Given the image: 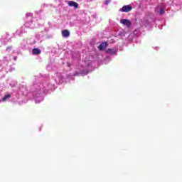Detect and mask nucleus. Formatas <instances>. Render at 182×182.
I'll list each match as a JSON object with an SVG mask.
<instances>
[{
	"label": "nucleus",
	"instance_id": "11",
	"mask_svg": "<svg viewBox=\"0 0 182 182\" xmlns=\"http://www.w3.org/2000/svg\"><path fill=\"white\" fill-rule=\"evenodd\" d=\"M33 55H41V50L38 48H34L32 50Z\"/></svg>",
	"mask_w": 182,
	"mask_h": 182
},
{
	"label": "nucleus",
	"instance_id": "6",
	"mask_svg": "<svg viewBox=\"0 0 182 182\" xmlns=\"http://www.w3.org/2000/svg\"><path fill=\"white\" fill-rule=\"evenodd\" d=\"M69 6H74L77 9V8H79V4L73 1H68Z\"/></svg>",
	"mask_w": 182,
	"mask_h": 182
},
{
	"label": "nucleus",
	"instance_id": "3",
	"mask_svg": "<svg viewBox=\"0 0 182 182\" xmlns=\"http://www.w3.org/2000/svg\"><path fill=\"white\" fill-rule=\"evenodd\" d=\"M156 14L159 15H163L164 14V6L159 5L155 9Z\"/></svg>",
	"mask_w": 182,
	"mask_h": 182
},
{
	"label": "nucleus",
	"instance_id": "4",
	"mask_svg": "<svg viewBox=\"0 0 182 182\" xmlns=\"http://www.w3.org/2000/svg\"><path fill=\"white\" fill-rule=\"evenodd\" d=\"M120 23H122V25L126 26L127 28H130V26H132V22L127 19H121Z\"/></svg>",
	"mask_w": 182,
	"mask_h": 182
},
{
	"label": "nucleus",
	"instance_id": "10",
	"mask_svg": "<svg viewBox=\"0 0 182 182\" xmlns=\"http://www.w3.org/2000/svg\"><path fill=\"white\" fill-rule=\"evenodd\" d=\"M11 97L10 94H6L4 97L1 99V102H6V100H9Z\"/></svg>",
	"mask_w": 182,
	"mask_h": 182
},
{
	"label": "nucleus",
	"instance_id": "1",
	"mask_svg": "<svg viewBox=\"0 0 182 182\" xmlns=\"http://www.w3.org/2000/svg\"><path fill=\"white\" fill-rule=\"evenodd\" d=\"M36 88V91L33 92L36 95L34 97L35 103H41L43 100V93H46V89H48V84L41 83L38 85H34Z\"/></svg>",
	"mask_w": 182,
	"mask_h": 182
},
{
	"label": "nucleus",
	"instance_id": "5",
	"mask_svg": "<svg viewBox=\"0 0 182 182\" xmlns=\"http://www.w3.org/2000/svg\"><path fill=\"white\" fill-rule=\"evenodd\" d=\"M132 9H133V7H132V6L126 5L119 9V12H130Z\"/></svg>",
	"mask_w": 182,
	"mask_h": 182
},
{
	"label": "nucleus",
	"instance_id": "9",
	"mask_svg": "<svg viewBox=\"0 0 182 182\" xmlns=\"http://www.w3.org/2000/svg\"><path fill=\"white\" fill-rule=\"evenodd\" d=\"M107 53H109V55H114V53H116V49L109 48L107 50Z\"/></svg>",
	"mask_w": 182,
	"mask_h": 182
},
{
	"label": "nucleus",
	"instance_id": "12",
	"mask_svg": "<svg viewBox=\"0 0 182 182\" xmlns=\"http://www.w3.org/2000/svg\"><path fill=\"white\" fill-rule=\"evenodd\" d=\"M119 36H126V31H124V30H121L120 31H119L118 33Z\"/></svg>",
	"mask_w": 182,
	"mask_h": 182
},
{
	"label": "nucleus",
	"instance_id": "17",
	"mask_svg": "<svg viewBox=\"0 0 182 182\" xmlns=\"http://www.w3.org/2000/svg\"><path fill=\"white\" fill-rule=\"evenodd\" d=\"M14 60H16V57H14Z\"/></svg>",
	"mask_w": 182,
	"mask_h": 182
},
{
	"label": "nucleus",
	"instance_id": "16",
	"mask_svg": "<svg viewBox=\"0 0 182 182\" xmlns=\"http://www.w3.org/2000/svg\"><path fill=\"white\" fill-rule=\"evenodd\" d=\"M11 48H12V47H8V48H6V51L9 52V50H11Z\"/></svg>",
	"mask_w": 182,
	"mask_h": 182
},
{
	"label": "nucleus",
	"instance_id": "13",
	"mask_svg": "<svg viewBox=\"0 0 182 182\" xmlns=\"http://www.w3.org/2000/svg\"><path fill=\"white\" fill-rule=\"evenodd\" d=\"M26 16L27 18V20L32 19L33 14H32L31 13H28L26 14Z\"/></svg>",
	"mask_w": 182,
	"mask_h": 182
},
{
	"label": "nucleus",
	"instance_id": "15",
	"mask_svg": "<svg viewBox=\"0 0 182 182\" xmlns=\"http://www.w3.org/2000/svg\"><path fill=\"white\" fill-rule=\"evenodd\" d=\"M109 2H110V0H106V1H105V5H108Z\"/></svg>",
	"mask_w": 182,
	"mask_h": 182
},
{
	"label": "nucleus",
	"instance_id": "8",
	"mask_svg": "<svg viewBox=\"0 0 182 182\" xmlns=\"http://www.w3.org/2000/svg\"><path fill=\"white\" fill-rule=\"evenodd\" d=\"M62 35L63 38H69V36H70V32H69L68 30H63L62 31Z\"/></svg>",
	"mask_w": 182,
	"mask_h": 182
},
{
	"label": "nucleus",
	"instance_id": "7",
	"mask_svg": "<svg viewBox=\"0 0 182 182\" xmlns=\"http://www.w3.org/2000/svg\"><path fill=\"white\" fill-rule=\"evenodd\" d=\"M106 48H107V42H104V43H102L98 48L100 49V50H104V49H106Z\"/></svg>",
	"mask_w": 182,
	"mask_h": 182
},
{
	"label": "nucleus",
	"instance_id": "2",
	"mask_svg": "<svg viewBox=\"0 0 182 182\" xmlns=\"http://www.w3.org/2000/svg\"><path fill=\"white\" fill-rule=\"evenodd\" d=\"M34 26L35 24L33 23V22L27 21L21 28L16 31V35H18V36H21V35L26 33L28 29H33Z\"/></svg>",
	"mask_w": 182,
	"mask_h": 182
},
{
	"label": "nucleus",
	"instance_id": "14",
	"mask_svg": "<svg viewBox=\"0 0 182 182\" xmlns=\"http://www.w3.org/2000/svg\"><path fill=\"white\" fill-rule=\"evenodd\" d=\"M147 23H149L147 19L144 18V20L141 21L140 25H147Z\"/></svg>",
	"mask_w": 182,
	"mask_h": 182
}]
</instances>
